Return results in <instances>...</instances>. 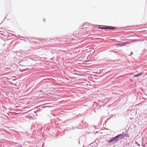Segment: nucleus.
Instances as JSON below:
<instances>
[{
	"instance_id": "7ed1b4c3",
	"label": "nucleus",
	"mask_w": 147,
	"mask_h": 147,
	"mask_svg": "<svg viewBox=\"0 0 147 147\" xmlns=\"http://www.w3.org/2000/svg\"><path fill=\"white\" fill-rule=\"evenodd\" d=\"M129 42H122L121 43L117 44L116 45L119 47H121L124 46L127 44H129Z\"/></svg>"
},
{
	"instance_id": "f03ea898",
	"label": "nucleus",
	"mask_w": 147,
	"mask_h": 147,
	"mask_svg": "<svg viewBox=\"0 0 147 147\" xmlns=\"http://www.w3.org/2000/svg\"><path fill=\"white\" fill-rule=\"evenodd\" d=\"M98 28L101 29H111L113 30L115 29V28L111 26H106V27H99Z\"/></svg>"
},
{
	"instance_id": "f257e3e1",
	"label": "nucleus",
	"mask_w": 147,
	"mask_h": 147,
	"mask_svg": "<svg viewBox=\"0 0 147 147\" xmlns=\"http://www.w3.org/2000/svg\"><path fill=\"white\" fill-rule=\"evenodd\" d=\"M122 135V134H120L119 135L117 136L114 137L113 138L111 139L109 141V143H110L113 141L117 142V141H118V140H119L118 139V137H119L120 136H121Z\"/></svg>"
},
{
	"instance_id": "20e7f679",
	"label": "nucleus",
	"mask_w": 147,
	"mask_h": 147,
	"mask_svg": "<svg viewBox=\"0 0 147 147\" xmlns=\"http://www.w3.org/2000/svg\"><path fill=\"white\" fill-rule=\"evenodd\" d=\"M143 74V72H142L141 73H139L135 75L134 76L135 77H137L138 76H139Z\"/></svg>"
}]
</instances>
